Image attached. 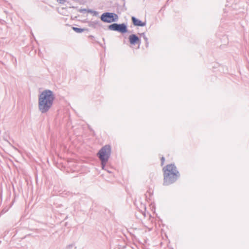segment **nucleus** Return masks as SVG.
<instances>
[{
    "label": "nucleus",
    "instance_id": "nucleus-7",
    "mask_svg": "<svg viewBox=\"0 0 249 249\" xmlns=\"http://www.w3.org/2000/svg\"><path fill=\"white\" fill-rule=\"evenodd\" d=\"M131 20L133 24L135 26H140V27H143L146 25V21L142 22L139 19L136 18V17L132 16L131 17Z\"/></svg>",
    "mask_w": 249,
    "mask_h": 249
},
{
    "label": "nucleus",
    "instance_id": "nucleus-10",
    "mask_svg": "<svg viewBox=\"0 0 249 249\" xmlns=\"http://www.w3.org/2000/svg\"><path fill=\"white\" fill-rule=\"evenodd\" d=\"M76 248L74 244H71L67 247V249H76Z\"/></svg>",
    "mask_w": 249,
    "mask_h": 249
},
{
    "label": "nucleus",
    "instance_id": "nucleus-18",
    "mask_svg": "<svg viewBox=\"0 0 249 249\" xmlns=\"http://www.w3.org/2000/svg\"><path fill=\"white\" fill-rule=\"evenodd\" d=\"M105 170H106L107 172L108 173H111V172L110 171H109V170L107 169L106 168V167L105 168Z\"/></svg>",
    "mask_w": 249,
    "mask_h": 249
},
{
    "label": "nucleus",
    "instance_id": "nucleus-9",
    "mask_svg": "<svg viewBox=\"0 0 249 249\" xmlns=\"http://www.w3.org/2000/svg\"><path fill=\"white\" fill-rule=\"evenodd\" d=\"M72 30L77 33H81L83 32V31L87 30V29L85 28H78L76 27H72Z\"/></svg>",
    "mask_w": 249,
    "mask_h": 249
},
{
    "label": "nucleus",
    "instance_id": "nucleus-11",
    "mask_svg": "<svg viewBox=\"0 0 249 249\" xmlns=\"http://www.w3.org/2000/svg\"><path fill=\"white\" fill-rule=\"evenodd\" d=\"M143 38L145 42V46L146 48H147L148 47V44H149L148 38L146 36H144V38Z\"/></svg>",
    "mask_w": 249,
    "mask_h": 249
},
{
    "label": "nucleus",
    "instance_id": "nucleus-19",
    "mask_svg": "<svg viewBox=\"0 0 249 249\" xmlns=\"http://www.w3.org/2000/svg\"><path fill=\"white\" fill-rule=\"evenodd\" d=\"M89 37L92 39L94 38V36H90Z\"/></svg>",
    "mask_w": 249,
    "mask_h": 249
},
{
    "label": "nucleus",
    "instance_id": "nucleus-13",
    "mask_svg": "<svg viewBox=\"0 0 249 249\" xmlns=\"http://www.w3.org/2000/svg\"><path fill=\"white\" fill-rule=\"evenodd\" d=\"M88 10L86 9H81L79 10L80 13H84L87 12Z\"/></svg>",
    "mask_w": 249,
    "mask_h": 249
},
{
    "label": "nucleus",
    "instance_id": "nucleus-3",
    "mask_svg": "<svg viewBox=\"0 0 249 249\" xmlns=\"http://www.w3.org/2000/svg\"><path fill=\"white\" fill-rule=\"evenodd\" d=\"M111 148L110 145H105L98 151L97 156L101 161L102 169H105V166L108 161L111 155Z\"/></svg>",
    "mask_w": 249,
    "mask_h": 249
},
{
    "label": "nucleus",
    "instance_id": "nucleus-17",
    "mask_svg": "<svg viewBox=\"0 0 249 249\" xmlns=\"http://www.w3.org/2000/svg\"><path fill=\"white\" fill-rule=\"evenodd\" d=\"M94 11L92 10H90V9H89L88 10L87 12H89V13H93V12Z\"/></svg>",
    "mask_w": 249,
    "mask_h": 249
},
{
    "label": "nucleus",
    "instance_id": "nucleus-6",
    "mask_svg": "<svg viewBox=\"0 0 249 249\" xmlns=\"http://www.w3.org/2000/svg\"><path fill=\"white\" fill-rule=\"evenodd\" d=\"M129 41L131 45H135L138 44L139 46L141 44V40L140 37H139L136 34H132L128 37Z\"/></svg>",
    "mask_w": 249,
    "mask_h": 249
},
{
    "label": "nucleus",
    "instance_id": "nucleus-8",
    "mask_svg": "<svg viewBox=\"0 0 249 249\" xmlns=\"http://www.w3.org/2000/svg\"><path fill=\"white\" fill-rule=\"evenodd\" d=\"M89 27H92L93 28H96L98 27H102L103 26L102 24L99 20H98L89 21Z\"/></svg>",
    "mask_w": 249,
    "mask_h": 249
},
{
    "label": "nucleus",
    "instance_id": "nucleus-5",
    "mask_svg": "<svg viewBox=\"0 0 249 249\" xmlns=\"http://www.w3.org/2000/svg\"><path fill=\"white\" fill-rule=\"evenodd\" d=\"M107 28L109 30L117 31L123 34L128 32L127 25L124 23L121 24L114 23L108 25Z\"/></svg>",
    "mask_w": 249,
    "mask_h": 249
},
{
    "label": "nucleus",
    "instance_id": "nucleus-2",
    "mask_svg": "<svg viewBox=\"0 0 249 249\" xmlns=\"http://www.w3.org/2000/svg\"><path fill=\"white\" fill-rule=\"evenodd\" d=\"M163 185L168 186L176 182L180 177V174L175 164L171 163L163 167Z\"/></svg>",
    "mask_w": 249,
    "mask_h": 249
},
{
    "label": "nucleus",
    "instance_id": "nucleus-1",
    "mask_svg": "<svg viewBox=\"0 0 249 249\" xmlns=\"http://www.w3.org/2000/svg\"><path fill=\"white\" fill-rule=\"evenodd\" d=\"M55 97L50 89L43 91L38 96V109L41 113L47 112L53 105Z\"/></svg>",
    "mask_w": 249,
    "mask_h": 249
},
{
    "label": "nucleus",
    "instance_id": "nucleus-12",
    "mask_svg": "<svg viewBox=\"0 0 249 249\" xmlns=\"http://www.w3.org/2000/svg\"><path fill=\"white\" fill-rule=\"evenodd\" d=\"M56 1L60 4H64L66 2V0H56Z\"/></svg>",
    "mask_w": 249,
    "mask_h": 249
},
{
    "label": "nucleus",
    "instance_id": "nucleus-15",
    "mask_svg": "<svg viewBox=\"0 0 249 249\" xmlns=\"http://www.w3.org/2000/svg\"><path fill=\"white\" fill-rule=\"evenodd\" d=\"M93 14L94 16H97L98 15V12L97 11H94L93 12Z\"/></svg>",
    "mask_w": 249,
    "mask_h": 249
},
{
    "label": "nucleus",
    "instance_id": "nucleus-4",
    "mask_svg": "<svg viewBox=\"0 0 249 249\" xmlns=\"http://www.w3.org/2000/svg\"><path fill=\"white\" fill-rule=\"evenodd\" d=\"M118 16L115 13L105 12L103 13L101 17V20L106 23H111L118 21Z\"/></svg>",
    "mask_w": 249,
    "mask_h": 249
},
{
    "label": "nucleus",
    "instance_id": "nucleus-14",
    "mask_svg": "<svg viewBox=\"0 0 249 249\" xmlns=\"http://www.w3.org/2000/svg\"><path fill=\"white\" fill-rule=\"evenodd\" d=\"M164 160H165V159H164V158L163 157H162L161 158V165H162L163 164Z\"/></svg>",
    "mask_w": 249,
    "mask_h": 249
},
{
    "label": "nucleus",
    "instance_id": "nucleus-16",
    "mask_svg": "<svg viewBox=\"0 0 249 249\" xmlns=\"http://www.w3.org/2000/svg\"><path fill=\"white\" fill-rule=\"evenodd\" d=\"M140 35L142 36L143 38H144V36H145V34L144 33H141V34H140Z\"/></svg>",
    "mask_w": 249,
    "mask_h": 249
}]
</instances>
